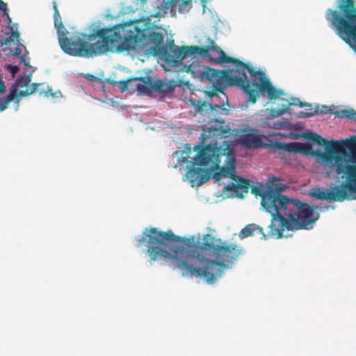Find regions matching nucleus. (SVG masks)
Instances as JSON below:
<instances>
[{
    "label": "nucleus",
    "mask_w": 356,
    "mask_h": 356,
    "mask_svg": "<svg viewBox=\"0 0 356 356\" xmlns=\"http://www.w3.org/2000/svg\"><path fill=\"white\" fill-rule=\"evenodd\" d=\"M180 237L171 231L162 232L155 227L146 229L139 243H146L147 253L151 261L158 259H170L183 271V275L202 277L208 284H213L221 277L240 254L236 244L222 245V239L211 234L202 236V243L195 244L191 252L183 247H176L170 253L163 245L168 242H179Z\"/></svg>",
    "instance_id": "1"
},
{
    "label": "nucleus",
    "mask_w": 356,
    "mask_h": 356,
    "mask_svg": "<svg viewBox=\"0 0 356 356\" xmlns=\"http://www.w3.org/2000/svg\"><path fill=\"white\" fill-rule=\"evenodd\" d=\"M304 137L318 145H325L326 152L321 157L330 165L332 170L346 181L335 186L330 191L314 188L310 195L316 200L330 202L342 201L348 198L349 193L356 194V140L348 145L344 140H332L330 143L318 134L305 133Z\"/></svg>",
    "instance_id": "2"
},
{
    "label": "nucleus",
    "mask_w": 356,
    "mask_h": 356,
    "mask_svg": "<svg viewBox=\"0 0 356 356\" xmlns=\"http://www.w3.org/2000/svg\"><path fill=\"white\" fill-rule=\"evenodd\" d=\"M277 179L272 177L268 189L259 193L264 209L271 215L268 235L274 238L284 236V231H296L308 229L318 218L315 208L298 199H291L273 188Z\"/></svg>",
    "instance_id": "3"
},
{
    "label": "nucleus",
    "mask_w": 356,
    "mask_h": 356,
    "mask_svg": "<svg viewBox=\"0 0 356 356\" xmlns=\"http://www.w3.org/2000/svg\"><path fill=\"white\" fill-rule=\"evenodd\" d=\"M57 29L59 44L62 49L69 55L81 57H91L107 53L122 40L119 31L113 28H102L90 35L88 41L79 37L69 38V32L63 22L60 25H54Z\"/></svg>",
    "instance_id": "4"
},
{
    "label": "nucleus",
    "mask_w": 356,
    "mask_h": 356,
    "mask_svg": "<svg viewBox=\"0 0 356 356\" xmlns=\"http://www.w3.org/2000/svg\"><path fill=\"white\" fill-rule=\"evenodd\" d=\"M218 132L216 128H210L208 131H204L201 134L202 144L194 146L193 150L197 152L194 157H191V148L189 145L186 148L188 151H184L183 161L189 163L191 167L186 172V177L191 183H196L201 185L207 181L209 179V171L201 167H195L196 165L200 166H209L210 168H218L220 164V157L225 154L221 152V147L218 146L217 143L212 144H204L207 139L210 138L211 134Z\"/></svg>",
    "instance_id": "5"
},
{
    "label": "nucleus",
    "mask_w": 356,
    "mask_h": 356,
    "mask_svg": "<svg viewBox=\"0 0 356 356\" xmlns=\"http://www.w3.org/2000/svg\"><path fill=\"white\" fill-rule=\"evenodd\" d=\"M225 58L222 61L234 64L233 71L244 82L240 88L247 95L250 102L254 104L257 102L259 91L262 96L268 97L270 100L277 99L284 95V90L273 86L262 70H257L250 63H244L235 58Z\"/></svg>",
    "instance_id": "6"
},
{
    "label": "nucleus",
    "mask_w": 356,
    "mask_h": 356,
    "mask_svg": "<svg viewBox=\"0 0 356 356\" xmlns=\"http://www.w3.org/2000/svg\"><path fill=\"white\" fill-rule=\"evenodd\" d=\"M200 68V64L193 61L189 65L185 64L182 71L191 73L194 77L198 76L202 80L209 81L212 84V90L207 92V95L211 98H220V94L225 97V102H227L223 90L228 86H234L240 88V86L244 83L238 76L230 74L229 71L217 70L209 67H204L202 70Z\"/></svg>",
    "instance_id": "7"
},
{
    "label": "nucleus",
    "mask_w": 356,
    "mask_h": 356,
    "mask_svg": "<svg viewBox=\"0 0 356 356\" xmlns=\"http://www.w3.org/2000/svg\"><path fill=\"white\" fill-rule=\"evenodd\" d=\"M136 48L143 49L146 53L153 56L166 51V45L163 42L161 33L134 26V31H129V35L117 46V49L121 52Z\"/></svg>",
    "instance_id": "8"
},
{
    "label": "nucleus",
    "mask_w": 356,
    "mask_h": 356,
    "mask_svg": "<svg viewBox=\"0 0 356 356\" xmlns=\"http://www.w3.org/2000/svg\"><path fill=\"white\" fill-rule=\"evenodd\" d=\"M211 50L216 51L219 54V57L216 59V61L219 63H226L225 62H222L225 57H229L226 55L225 51H223L216 44L213 40L210 38H208L207 45L205 46H183V47L179 50V55L181 56L182 58H186L187 57H190L194 55H201V56H207L209 51Z\"/></svg>",
    "instance_id": "9"
},
{
    "label": "nucleus",
    "mask_w": 356,
    "mask_h": 356,
    "mask_svg": "<svg viewBox=\"0 0 356 356\" xmlns=\"http://www.w3.org/2000/svg\"><path fill=\"white\" fill-rule=\"evenodd\" d=\"M138 79L140 80L139 83L131 86L136 87L139 95L149 94L152 91L160 93L168 92L173 89V86L170 82L161 79L154 81L150 76L140 77Z\"/></svg>",
    "instance_id": "10"
},
{
    "label": "nucleus",
    "mask_w": 356,
    "mask_h": 356,
    "mask_svg": "<svg viewBox=\"0 0 356 356\" xmlns=\"http://www.w3.org/2000/svg\"><path fill=\"white\" fill-rule=\"evenodd\" d=\"M275 149H281L288 152L301 153L305 155H313L314 151L312 146L309 143H301L298 142H292L285 143L275 141L272 145Z\"/></svg>",
    "instance_id": "11"
},
{
    "label": "nucleus",
    "mask_w": 356,
    "mask_h": 356,
    "mask_svg": "<svg viewBox=\"0 0 356 356\" xmlns=\"http://www.w3.org/2000/svg\"><path fill=\"white\" fill-rule=\"evenodd\" d=\"M35 90V86H33L31 90H21L18 91L16 88L10 90L6 97L0 99V112L7 108L8 106L11 102H14L15 104V110H17L19 105V102L22 97H27L33 94Z\"/></svg>",
    "instance_id": "12"
},
{
    "label": "nucleus",
    "mask_w": 356,
    "mask_h": 356,
    "mask_svg": "<svg viewBox=\"0 0 356 356\" xmlns=\"http://www.w3.org/2000/svg\"><path fill=\"white\" fill-rule=\"evenodd\" d=\"M30 83V79L26 76H22L19 79H18L16 82L15 85L13 86L10 90L13 88H16L18 91L21 90H31L33 86H35V90L33 92V93L38 91L39 95H44L45 97L49 98V97L54 98L56 96V93L53 92L49 88H47V90L42 89L38 90V87L40 84L38 83H32L29 86Z\"/></svg>",
    "instance_id": "13"
},
{
    "label": "nucleus",
    "mask_w": 356,
    "mask_h": 356,
    "mask_svg": "<svg viewBox=\"0 0 356 356\" xmlns=\"http://www.w3.org/2000/svg\"><path fill=\"white\" fill-rule=\"evenodd\" d=\"M168 47L170 54L168 51L167 45L166 51L165 53H161V55L164 57L165 62L170 67H179L181 65L182 60L184 59L181 57V56L179 55V51L183 46L179 47L175 44L173 40H170L168 41Z\"/></svg>",
    "instance_id": "14"
},
{
    "label": "nucleus",
    "mask_w": 356,
    "mask_h": 356,
    "mask_svg": "<svg viewBox=\"0 0 356 356\" xmlns=\"http://www.w3.org/2000/svg\"><path fill=\"white\" fill-rule=\"evenodd\" d=\"M241 143L244 147L249 149H256L264 147L275 149L273 147L270 146V145H272L274 142L270 143H264L260 136L251 132L243 134L241 136Z\"/></svg>",
    "instance_id": "15"
},
{
    "label": "nucleus",
    "mask_w": 356,
    "mask_h": 356,
    "mask_svg": "<svg viewBox=\"0 0 356 356\" xmlns=\"http://www.w3.org/2000/svg\"><path fill=\"white\" fill-rule=\"evenodd\" d=\"M232 179L234 182L224 186L225 191H233L238 197H243V193H247L250 184L249 180L238 175H235Z\"/></svg>",
    "instance_id": "16"
},
{
    "label": "nucleus",
    "mask_w": 356,
    "mask_h": 356,
    "mask_svg": "<svg viewBox=\"0 0 356 356\" xmlns=\"http://www.w3.org/2000/svg\"><path fill=\"white\" fill-rule=\"evenodd\" d=\"M227 158L228 159L227 166L220 167L219 165L218 168H216V170H218V171L216 172L215 174V177H216L217 178L229 177L232 179L236 175L234 158L233 156L232 158H229V156H227ZM211 169L214 170L215 168Z\"/></svg>",
    "instance_id": "17"
},
{
    "label": "nucleus",
    "mask_w": 356,
    "mask_h": 356,
    "mask_svg": "<svg viewBox=\"0 0 356 356\" xmlns=\"http://www.w3.org/2000/svg\"><path fill=\"white\" fill-rule=\"evenodd\" d=\"M15 41H19V33L13 27L8 26V31L6 30L0 38V44L1 46H10Z\"/></svg>",
    "instance_id": "18"
},
{
    "label": "nucleus",
    "mask_w": 356,
    "mask_h": 356,
    "mask_svg": "<svg viewBox=\"0 0 356 356\" xmlns=\"http://www.w3.org/2000/svg\"><path fill=\"white\" fill-rule=\"evenodd\" d=\"M257 234H261V238H266V236L264 234V229L261 227L255 224H249L241 229L240 232V236L241 238H246Z\"/></svg>",
    "instance_id": "19"
},
{
    "label": "nucleus",
    "mask_w": 356,
    "mask_h": 356,
    "mask_svg": "<svg viewBox=\"0 0 356 356\" xmlns=\"http://www.w3.org/2000/svg\"><path fill=\"white\" fill-rule=\"evenodd\" d=\"M289 109H290V108L289 107V106H285V105H282V108H279V109L273 108L270 109L268 118H277V117L282 115L286 113H288Z\"/></svg>",
    "instance_id": "20"
},
{
    "label": "nucleus",
    "mask_w": 356,
    "mask_h": 356,
    "mask_svg": "<svg viewBox=\"0 0 356 356\" xmlns=\"http://www.w3.org/2000/svg\"><path fill=\"white\" fill-rule=\"evenodd\" d=\"M336 115L341 118H347L350 120H355L356 117V111L353 109H344L341 111H337Z\"/></svg>",
    "instance_id": "21"
},
{
    "label": "nucleus",
    "mask_w": 356,
    "mask_h": 356,
    "mask_svg": "<svg viewBox=\"0 0 356 356\" xmlns=\"http://www.w3.org/2000/svg\"><path fill=\"white\" fill-rule=\"evenodd\" d=\"M140 77H131L127 80L120 81L118 83L120 84L119 88H120V91L121 92L126 91L128 89L129 85L132 81H137V83H139L140 80L138 79H140Z\"/></svg>",
    "instance_id": "22"
},
{
    "label": "nucleus",
    "mask_w": 356,
    "mask_h": 356,
    "mask_svg": "<svg viewBox=\"0 0 356 356\" xmlns=\"http://www.w3.org/2000/svg\"><path fill=\"white\" fill-rule=\"evenodd\" d=\"M214 107L211 103L206 102H202L198 106V112L202 114H207L209 112H212Z\"/></svg>",
    "instance_id": "23"
},
{
    "label": "nucleus",
    "mask_w": 356,
    "mask_h": 356,
    "mask_svg": "<svg viewBox=\"0 0 356 356\" xmlns=\"http://www.w3.org/2000/svg\"><path fill=\"white\" fill-rule=\"evenodd\" d=\"M288 106L289 107L290 106H298L300 108L309 107V109L312 110V106L310 104L302 102L300 100V99L296 97H291Z\"/></svg>",
    "instance_id": "24"
},
{
    "label": "nucleus",
    "mask_w": 356,
    "mask_h": 356,
    "mask_svg": "<svg viewBox=\"0 0 356 356\" xmlns=\"http://www.w3.org/2000/svg\"><path fill=\"white\" fill-rule=\"evenodd\" d=\"M290 124L289 121L286 118H282L280 120H277L273 122L272 127L275 129H282L288 127Z\"/></svg>",
    "instance_id": "25"
},
{
    "label": "nucleus",
    "mask_w": 356,
    "mask_h": 356,
    "mask_svg": "<svg viewBox=\"0 0 356 356\" xmlns=\"http://www.w3.org/2000/svg\"><path fill=\"white\" fill-rule=\"evenodd\" d=\"M53 9H54V25H60L61 24L62 19L60 15L58 12L56 3L55 1L53 2Z\"/></svg>",
    "instance_id": "26"
},
{
    "label": "nucleus",
    "mask_w": 356,
    "mask_h": 356,
    "mask_svg": "<svg viewBox=\"0 0 356 356\" xmlns=\"http://www.w3.org/2000/svg\"><path fill=\"white\" fill-rule=\"evenodd\" d=\"M318 113V106H316L314 111V112H303V111H300L299 113H298L296 114V116L298 118H309V117H312V116H314V115H316Z\"/></svg>",
    "instance_id": "27"
},
{
    "label": "nucleus",
    "mask_w": 356,
    "mask_h": 356,
    "mask_svg": "<svg viewBox=\"0 0 356 356\" xmlns=\"http://www.w3.org/2000/svg\"><path fill=\"white\" fill-rule=\"evenodd\" d=\"M330 111V109L327 106H322L321 108H318V113H327Z\"/></svg>",
    "instance_id": "28"
},
{
    "label": "nucleus",
    "mask_w": 356,
    "mask_h": 356,
    "mask_svg": "<svg viewBox=\"0 0 356 356\" xmlns=\"http://www.w3.org/2000/svg\"><path fill=\"white\" fill-rule=\"evenodd\" d=\"M0 10H1L4 14H7V11H8L7 5L3 1H0Z\"/></svg>",
    "instance_id": "29"
},
{
    "label": "nucleus",
    "mask_w": 356,
    "mask_h": 356,
    "mask_svg": "<svg viewBox=\"0 0 356 356\" xmlns=\"http://www.w3.org/2000/svg\"><path fill=\"white\" fill-rule=\"evenodd\" d=\"M21 62L26 66H28L29 67V60L26 58L25 56H22L21 57Z\"/></svg>",
    "instance_id": "30"
},
{
    "label": "nucleus",
    "mask_w": 356,
    "mask_h": 356,
    "mask_svg": "<svg viewBox=\"0 0 356 356\" xmlns=\"http://www.w3.org/2000/svg\"><path fill=\"white\" fill-rule=\"evenodd\" d=\"M22 54V49L19 47L15 48L13 54L15 56H19Z\"/></svg>",
    "instance_id": "31"
},
{
    "label": "nucleus",
    "mask_w": 356,
    "mask_h": 356,
    "mask_svg": "<svg viewBox=\"0 0 356 356\" xmlns=\"http://www.w3.org/2000/svg\"><path fill=\"white\" fill-rule=\"evenodd\" d=\"M17 70H18L17 67L14 66V67H13V68H12V70H11V72H12L13 74H15V73H16V72H17Z\"/></svg>",
    "instance_id": "32"
},
{
    "label": "nucleus",
    "mask_w": 356,
    "mask_h": 356,
    "mask_svg": "<svg viewBox=\"0 0 356 356\" xmlns=\"http://www.w3.org/2000/svg\"><path fill=\"white\" fill-rule=\"evenodd\" d=\"M224 102H225L224 100H222V102H221V105H217V104H215V105H214V107H215V108H221V107H222V106H224Z\"/></svg>",
    "instance_id": "33"
},
{
    "label": "nucleus",
    "mask_w": 356,
    "mask_h": 356,
    "mask_svg": "<svg viewBox=\"0 0 356 356\" xmlns=\"http://www.w3.org/2000/svg\"><path fill=\"white\" fill-rule=\"evenodd\" d=\"M190 1H191V0H189L188 1H184V4L187 5V4L188 3V2H190Z\"/></svg>",
    "instance_id": "34"
},
{
    "label": "nucleus",
    "mask_w": 356,
    "mask_h": 356,
    "mask_svg": "<svg viewBox=\"0 0 356 356\" xmlns=\"http://www.w3.org/2000/svg\"><path fill=\"white\" fill-rule=\"evenodd\" d=\"M256 190V188H252V192L254 193V191Z\"/></svg>",
    "instance_id": "35"
},
{
    "label": "nucleus",
    "mask_w": 356,
    "mask_h": 356,
    "mask_svg": "<svg viewBox=\"0 0 356 356\" xmlns=\"http://www.w3.org/2000/svg\"><path fill=\"white\" fill-rule=\"evenodd\" d=\"M306 108H307V110L311 111V110L309 109V107H306Z\"/></svg>",
    "instance_id": "36"
},
{
    "label": "nucleus",
    "mask_w": 356,
    "mask_h": 356,
    "mask_svg": "<svg viewBox=\"0 0 356 356\" xmlns=\"http://www.w3.org/2000/svg\"><path fill=\"white\" fill-rule=\"evenodd\" d=\"M0 1H1V0H0Z\"/></svg>",
    "instance_id": "37"
}]
</instances>
